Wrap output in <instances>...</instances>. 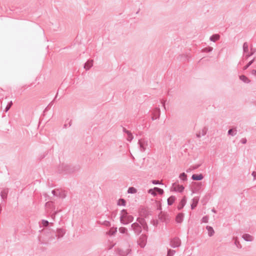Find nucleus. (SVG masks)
<instances>
[{
  "mask_svg": "<svg viewBox=\"0 0 256 256\" xmlns=\"http://www.w3.org/2000/svg\"><path fill=\"white\" fill-rule=\"evenodd\" d=\"M80 170L78 164L72 165L67 164H61L58 168V170L60 174H70L76 172Z\"/></svg>",
  "mask_w": 256,
  "mask_h": 256,
  "instance_id": "obj_1",
  "label": "nucleus"
},
{
  "mask_svg": "<svg viewBox=\"0 0 256 256\" xmlns=\"http://www.w3.org/2000/svg\"><path fill=\"white\" fill-rule=\"evenodd\" d=\"M43 232L45 234V236L42 238H44L43 241L42 243L47 244L48 242H54L56 238H57L56 232L54 230H50L49 229L46 228L42 230ZM42 238L40 236V239Z\"/></svg>",
  "mask_w": 256,
  "mask_h": 256,
  "instance_id": "obj_2",
  "label": "nucleus"
},
{
  "mask_svg": "<svg viewBox=\"0 0 256 256\" xmlns=\"http://www.w3.org/2000/svg\"><path fill=\"white\" fill-rule=\"evenodd\" d=\"M134 216L130 215L124 209L121 210L120 222L123 224L126 225L132 222L134 220Z\"/></svg>",
  "mask_w": 256,
  "mask_h": 256,
  "instance_id": "obj_3",
  "label": "nucleus"
},
{
  "mask_svg": "<svg viewBox=\"0 0 256 256\" xmlns=\"http://www.w3.org/2000/svg\"><path fill=\"white\" fill-rule=\"evenodd\" d=\"M131 230H132L136 235H139L142 232V225L137 222L131 224Z\"/></svg>",
  "mask_w": 256,
  "mask_h": 256,
  "instance_id": "obj_4",
  "label": "nucleus"
},
{
  "mask_svg": "<svg viewBox=\"0 0 256 256\" xmlns=\"http://www.w3.org/2000/svg\"><path fill=\"white\" fill-rule=\"evenodd\" d=\"M147 236L145 234H142L138 240V244L142 248H144L147 242Z\"/></svg>",
  "mask_w": 256,
  "mask_h": 256,
  "instance_id": "obj_5",
  "label": "nucleus"
},
{
  "mask_svg": "<svg viewBox=\"0 0 256 256\" xmlns=\"http://www.w3.org/2000/svg\"><path fill=\"white\" fill-rule=\"evenodd\" d=\"M45 207L47 213L51 214L54 211H55V206H54V204L52 202L49 201L46 203Z\"/></svg>",
  "mask_w": 256,
  "mask_h": 256,
  "instance_id": "obj_6",
  "label": "nucleus"
},
{
  "mask_svg": "<svg viewBox=\"0 0 256 256\" xmlns=\"http://www.w3.org/2000/svg\"><path fill=\"white\" fill-rule=\"evenodd\" d=\"M181 244V241L178 238H174L170 241V246L173 248H176L180 246Z\"/></svg>",
  "mask_w": 256,
  "mask_h": 256,
  "instance_id": "obj_7",
  "label": "nucleus"
},
{
  "mask_svg": "<svg viewBox=\"0 0 256 256\" xmlns=\"http://www.w3.org/2000/svg\"><path fill=\"white\" fill-rule=\"evenodd\" d=\"M118 252L120 256H127L131 252L130 245L128 244V248L125 249L122 248H118Z\"/></svg>",
  "mask_w": 256,
  "mask_h": 256,
  "instance_id": "obj_8",
  "label": "nucleus"
},
{
  "mask_svg": "<svg viewBox=\"0 0 256 256\" xmlns=\"http://www.w3.org/2000/svg\"><path fill=\"white\" fill-rule=\"evenodd\" d=\"M136 221L139 222L140 225H142V229L143 228L144 230L148 232V227L146 220L144 218H138Z\"/></svg>",
  "mask_w": 256,
  "mask_h": 256,
  "instance_id": "obj_9",
  "label": "nucleus"
},
{
  "mask_svg": "<svg viewBox=\"0 0 256 256\" xmlns=\"http://www.w3.org/2000/svg\"><path fill=\"white\" fill-rule=\"evenodd\" d=\"M138 144L140 146V151L144 152L148 146V140L145 139H140L138 140Z\"/></svg>",
  "mask_w": 256,
  "mask_h": 256,
  "instance_id": "obj_10",
  "label": "nucleus"
},
{
  "mask_svg": "<svg viewBox=\"0 0 256 256\" xmlns=\"http://www.w3.org/2000/svg\"><path fill=\"white\" fill-rule=\"evenodd\" d=\"M153 116L152 117V120H154L157 118H159L160 114V110L159 108H156L152 112Z\"/></svg>",
  "mask_w": 256,
  "mask_h": 256,
  "instance_id": "obj_11",
  "label": "nucleus"
},
{
  "mask_svg": "<svg viewBox=\"0 0 256 256\" xmlns=\"http://www.w3.org/2000/svg\"><path fill=\"white\" fill-rule=\"evenodd\" d=\"M57 234V238L59 239L64 236L65 234L66 230L64 228H58L56 230V232Z\"/></svg>",
  "mask_w": 256,
  "mask_h": 256,
  "instance_id": "obj_12",
  "label": "nucleus"
},
{
  "mask_svg": "<svg viewBox=\"0 0 256 256\" xmlns=\"http://www.w3.org/2000/svg\"><path fill=\"white\" fill-rule=\"evenodd\" d=\"M173 186H174V190L175 192H182L184 190V186L182 185L176 184H174Z\"/></svg>",
  "mask_w": 256,
  "mask_h": 256,
  "instance_id": "obj_13",
  "label": "nucleus"
},
{
  "mask_svg": "<svg viewBox=\"0 0 256 256\" xmlns=\"http://www.w3.org/2000/svg\"><path fill=\"white\" fill-rule=\"evenodd\" d=\"M93 66V60H88L84 64V68L87 70H88Z\"/></svg>",
  "mask_w": 256,
  "mask_h": 256,
  "instance_id": "obj_14",
  "label": "nucleus"
},
{
  "mask_svg": "<svg viewBox=\"0 0 256 256\" xmlns=\"http://www.w3.org/2000/svg\"><path fill=\"white\" fill-rule=\"evenodd\" d=\"M186 196H184L180 200L178 206V209L180 210L186 204Z\"/></svg>",
  "mask_w": 256,
  "mask_h": 256,
  "instance_id": "obj_15",
  "label": "nucleus"
},
{
  "mask_svg": "<svg viewBox=\"0 0 256 256\" xmlns=\"http://www.w3.org/2000/svg\"><path fill=\"white\" fill-rule=\"evenodd\" d=\"M204 178V176L202 174H194L192 176V179L194 180H200Z\"/></svg>",
  "mask_w": 256,
  "mask_h": 256,
  "instance_id": "obj_16",
  "label": "nucleus"
},
{
  "mask_svg": "<svg viewBox=\"0 0 256 256\" xmlns=\"http://www.w3.org/2000/svg\"><path fill=\"white\" fill-rule=\"evenodd\" d=\"M242 238L246 242H252L254 240L252 236L248 234H243Z\"/></svg>",
  "mask_w": 256,
  "mask_h": 256,
  "instance_id": "obj_17",
  "label": "nucleus"
},
{
  "mask_svg": "<svg viewBox=\"0 0 256 256\" xmlns=\"http://www.w3.org/2000/svg\"><path fill=\"white\" fill-rule=\"evenodd\" d=\"M184 214L182 213H179L177 214L176 220L178 223H181L184 218Z\"/></svg>",
  "mask_w": 256,
  "mask_h": 256,
  "instance_id": "obj_18",
  "label": "nucleus"
},
{
  "mask_svg": "<svg viewBox=\"0 0 256 256\" xmlns=\"http://www.w3.org/2000/svg\"><path fill=\"white\" fill-rule=\"evenodd\" d=\"M8 192V188H6L2 190L0 192V196L2 200L6 198Z\"/></svg>",
  "mask_w": 256,
  "mask_h": 256,
  "instance_id": "obj_19",
  "label": "nucleus"
},
{
  "mask_svg": "<svg viewBox=\"0 0 256 256\" xmlns=\"http://www.w3.org/2000/svg\"><path fill=\"white\" fill-rule=\"evenodd\" d=\"M206 229L207 230L208 232V236H212L214 233V231L212 227L211 226H206Z\"/></svg>",
  "mask_w": 256,
  "mask_h": 256,
  "instance_id": "obj_20",
  "label": "nucleus"
},
{
  "mask_svg": "<svg viewBox=\"0 0 256 256\" xmlns=\"http://www.w3.org/2000/svg\"><path fill=\"white\" fill-rule=\"evenodd\" d=\"M198 202V198H194L192 199V203L191 204V208L192 210L194 209L197 206Z\"/></svg>",
  "mask_w": 256,
  "mask_h": 256,
  "instance_id": "obj_21",
  "label": "nucleus"
},
{
  "mask_svg": "<svg viewBox=\"0 0 256 256\" xmlns=\"http://www.w3.org/2000/svg\"><path fill=\"white\" fill-rule=\"evenodd\" d=\"M159 218L163 222H167L168 220V216L166 214H162L161 215H159Z\"/></svg>",
  "mask_w": 256,
  "mask_h": 256,
  "instance_id": "obj_22",
  "label": "nucleus"
},
{
  "mask_svg": "<svg viewBox=\"0 0 256 256\" xmlns=\"http://www.w3.org/2000/svg\"><path fill=\"white\" fill-rule=\"evenodd\" d=\"M220 38V36L218 34H213L212 35L210 38V40L213 42H216V40H218Z\"/></svg>",
  "mask_w": 256,
  "mask_h": 256,
  "instance_id": "obj_23",
  "label": "nucleus"
},
{
  "mask_svg": "<svg viewBox=\"0 0 256 256\" xmlns=\"http://www.w3.org/2000/svg\"><path fill=\"white\" fill-rule=\"evenodd\" d=\"M176 200V197L174 196H170L168 198V206L172 205Z\"/></svg>",
  "mask_w": 256,
  "mask_h": 256,
  "instance_id": "obj_24",
  "label": "nucleus"
},
{
  "mask_svg": "<svg viewBox=\"0 0 256 256\" xmlns=\"http://www.w3.org/2000/svg\"><path fill=\"white\" fill-rule=\"evenodd\" d=\"M119 232L122 234H126L128 236H130V234L128 232V229L124 227H120L119 228Z\"/></svg>",
  "mask_w": 256,
  "mask_h": 256,
  "instance_id": "obj_25",
  "label": "nucleus"
},
{
  "mask_svg": "<svg viewBox=\"0 0 256 256\" xmlns=\"http://www.w3.org/2000/svg\"><path fill=\"white\" fill-rule=\"evenodd\" d=\"M240 79L245 83L248 84L250 82L249 79L244 75L240 76Z\"/></svg>",
  "mask_w": 256,
  "mask_h": 256,
  "instance_id": "obj_26",
  "label": "nucleus"
},
{
  "mask_svg": "<svg viewBox=\"0 0 256 256\" xmlns=\"http://www.w3.org/2000/svg\"><path fill=\"white\" fill-rule=\"evenodd\" d=\"M244 53L246 54L248 51V42H245L243 44L242 46Z\"/></svg>",
  "mask_w": 256,
  "mask_h": 256,
  "instance_id": "obj_27",
  "label": "nucleus"
},
{
  "mask_svg": "<svg viewBox=\"0 0 256 256\" xmlns=\"http://www.w3.org/2000/svg\"><path fill=\"white\" fill-rule=\"evenodd\" d=\"M236 133H237L236 130V129L234 130L233 128L230 129L228 132V134L232 136H234L235 135H236Z\"/></svg>",
  "mask_w": 256,
  "mask_h": 256,
  "instance_id": "obj_28",
  "label": "nucleus"
},
{
  "mask_svg": "<svg viewBox=\"0 0 256 256\" xmlns=\"http://www.w3.org/2000/svg\"><path fill=\"white\" fill-rule=\"evenodd\" d=\"M126 204V201L124 198H120L118 200L117 204L118 206H125Z\"/></svg>",
  "mask_w": 256,
  "mask_h": 256,
  "instance_id": "obj_29",
  "label": "nucleus"
},
{
  "mask_svg": "<svg viewBox=\"0 0 256 256\" xmlns=\"http://www.w3.org/2000/svg\"><path fill=\"white\" fill-rule=\"evenodd\" d=\"M255 60V58H254L252 60L250 61L246 65L244 66L243 68V70H246L250 65L252 64L254 62Z\"/></svg>",
  "mask_w": 256,
  "mask_h": 256,
  "instance_id": "obj_30",
  "label": "nucleus"
},
{
  "mask_svg": "<svg viewBox=\"0 0 256 256\" xmlns=\"http://www.w3.org/2000/svg\"><path fill=\"white\" fill-rule=\"evenodd\" d=\"M117 232V228H112L110 229L108 232V234L112 236Z\"/></svg>",
  "mask_w": 256,
  "mask_h": 256,
  "instance_id": "obj_31",
  "label": "nucleus"
},
{
  "mask_svg": "<svg viewBox=\"0 0 256 256\" xmlns=\"http://www.w3.org/2000/svg\"><path fill=\"white\" fill-rule=\"evenodd\" d=\"M136 192V189L134 187H130L128 190V194H135Z\"/></svg>",
  "mask_w": 256,
  "mask_h": 256,
  "instance_id": "obj_32",
  "label": "nucleus"
},
{
  "mask_svg": "<svg viewBox=\"0 0 256 256\" xmlns=\"http://www.w3.org/2000/svg\"><path fill=\"white\" fill-rule=\"evenodd\" d=\"M154 190H155V191L156 193H158L159 194H162L164 192V190L162 188H160L158 187H154Z\"/></svg>",
  "mask_w": 256,
  "mask_h": 256,
  "instance_id": "obj_33",
  "label": "nucleus"
},
{
  "mask_svg": "<svg viewBox=\"0 0 256 256\" xmlns=\"http://www.w3.org/2000/svg\"><path fill=\"white\" fill-rule=\"evenodd\" d=\"M134 138L133 136L132 132L130 131L128 134H127V138L126 140L130 142L132 139Z\"/></svg>",
  "mask_w": 256,
  "mask_h": 256,
  "instance_id": "obj_34",
  "label": "nucleus"
},
{
  "mask_svg": "<svg viewBox=\"0 0 256 256\" xmlns=\"http://www.w3.org/2000/svg\"><path fill=\"white\" fill-rule=\"evenodd\" d=\"M208 128L206 127L204 128L200 131L199 132L200 133L202 136H204L207 132Z\"/></svg>",
  "mask_w": 256,
  "mask_h": 256,
  "instance_id": "obj_35",
  "label": "nucleus"
},
{
  "mask_svg": "<svg viewBox=\"0 0 256 256\" xmlns=\"http://www.w3.org/2000/svg\"><path fill=\"white\" fill-rule=\"evenodd\" d=\"M179 177L183 181L186 180H187V176L184 172L182 173L180 175Z\"/></svg>",
  "mask_w": 256,
  "mask_h": 256,
  "instance_id": "obj_36",
  "label": "nucleus"
},
{
  "mask_svg": "<svg viewBox=\"0 0 256 256\" xmlns=\"http://www.w3.org/2000/svg\"><path fill=\"white\" fill-rule=\"evenodd\" d=\"M12 101H10V102L7 106H6V108H5V110H4V112H7L10 109V108H11L12 106Z\"/></svg>",
  "mask_w": 256,
  "mask_h": 256,
  "instance_id": "obj_37",
  "label": "nucleus"
},
{
  "mask_svg": "<svg viewBox=\"0 0 256 256\" xmlns=\"http://www.w3.org/2000/svg\"><path fill=\"white\" fill-rule=\"evenodd\" d=\"M175 253L176 251L174 250L170 249L168 250V254L166 256H173Z\"/></svg>",
  "mask_w": 256,
  "mask_h": 256,
  "instance_id": "obj_38",
  "label": "nucleus"
},
{
  "mask_svg": "<svg viewBox=\"0 0 256 256\" xmlns=\"http://www.w3.org/2000/svg\"><path fill=\"white\" fill-rule=\"evenodd\" d=\"M255 52V50L253 48H251V52L250 54H246V58L248 59L249 57L252 56Z\"/></svg>",
  "mask_w": 256,
  "mask_h": 256,
  "instance_id": "obj_39",
  "label": "nucleus"
},
{
  "mask_svg": "<svg viewBox=\"0 0 256 256\" xmlns=\"http://www.w3.org/2000/svg\"><path fill=\"white\" fill-rule=\"evenodd\" d=\"M148 193L151 194L153 196H156V193L155 191V190L154 188H150L148 190Z\"/></svg>",
  "mask_w": 256,
  "mask_h": 256,
  "instance_id": "obj_40",
  "label": "nucleus"
},
{
  "mask_svg": "<svg viewBox=\"0 0 256 256\" xmlns=\"http://www.w3.org/2000/svg\"><path fill=\"white\" fill-rule=\"evenodd\" d=\"M213 50V48L210 46H208L207 48H206L203 49V52H211Z\"/></svg>",
  "mask_w": 256,
  "mask_h": 256,
  "instance_id": "obj_41",
  "label": "nucleus"
},
{
  "mask_svg": "<svg viewBox=\"0 0 256 256\" xmlns=\"http://www.w3.org/2000/svg\"><path fill=\"white\" fill-rule=\"evenodd\" d=\"M234 244L238 248H242V246L240 242L237 240H236L234 241Z\"/></svg>",
  "mask_w": 256,
  "mask_h": 256,
  "instance_id": "obj_42",
  "label": "nucleus"
},
{
  "mask_svg": "<svg viewBox=\"0 0 256 256\" xmlns=\"http://www.w3.org/2000/svg\"><path fill=\"white\" fill-rule=\"evenodd\" d=\"M58 213V210H55L52 212L51 214H50V216L52 219L55 218L56 215Z\"/></svg>",
  "mask_w": 256,
  "mask_h": 256,
  "instance_id": "obj_43",
  "label": "nucleus"
},
{
  "mask_svg": "<svg viewBox=\"0 0 256 256\" xmlns=\"http://www.w3.org/2000/svg\"><path fill=\"white\" fill-rule=\"evenodd\" d=\"M42 224L44 226H48L49 224V222L46 220H42Z\"/></svg>",
  "mask_w": 256,
  "mask_h": 256,
  "instance_id": "obj_44",
  "label": "nucleus"
},
{
  "mask_svg": "<svg viewBox=\"0 0 256 256\" xmlns=\"http://www.w3.org/2000/svg\"><path fill=\"white\" fill-rule=\"evenodd\" d=\"M152 182L154 184H162V183L160 182L159 180H152Z\"/></svg>",
  "mask_w": 256,
  "mask_h": 256,
  "instance_id": "obj_45",
  "label": "nucleus"
},
{
  "mask_svg": "<svg viewBox=\"0 0 256 256\" xmlns=\"http://www.w3.org/2000/svg\"><path fill=\"white\" fill-rule=\"evenodd\" d=\"M202 222H208V218L206 216H204L202 218Z\"/></svg>",
  "mask_w": 256,
  "mask_h": 256,
  "instance_id": "obj_46",
  "label": "nucleus"
},
{
  "mask_svg": "<svg viewBox=\"0 0 256 256\" xmlns=\"http://www.w3.org/2000/svg\"><path fill=\"white\" fill-rule=\"evenodd\" d=\"M240 142L242 144H246L247 142L246 138H242L240 140Z\"/></svg>",
  "mask_w": 256,
  "mask_h": 256,
  "instance_id": "obj_47",
  "label": "nucleus"
},
{
  "mask_svg": "<svg viewBox=\"0 0 256 256\" xmlns=\"http://www.w3.org/2000/svg\"><path fill=\"white\" fill-rule=\"evenodd\" d=\"M103 224L106 226H110V222L107 220L104 221Z\"/></svg>",
  "mask_w": 256,
  "mask_h": 256,
  "instance_id": "obj_48",
  "label": "nucleus"
},
{
  "mask_svg": "<svg viewBox=\"0 0 256 256\" xmlns=\"http://www.w3.org/2000/svg\"><path fill=\"white\" fill-rule=\"evenodd\" d=\"M252 175L254 176V180H256V172H253L252 174Z\"/></svg>",
  "mask_w": 256,
  "mask_h": 256,
  "instance_id": "obj_49",
  "label": "nucleus"
},
{
  "mask_svg": "<svg viewBox=\"0 0 256 256\" xmlns=\"http://www.w3.org/2000/svg\"><path fill=\"white\" fill-rule=\"evenodd\" d=\"M52 103H53V101H52L48 105V106L45 108L44 110V112H46V110H48V108L49 106H50L52 104Z\"/></svg>",
  "mask_w": 256,
  "mask_h": 256,
  "instance_id": "obj_50",
  "label": "nucleus"
},
{
  "mask_svg": "<svg viewBox=\"0 0 256 256\" xmlns=\"http://www.w3.org/2000/svg\"><path fill=\"white\" fill-rule=\"evenodd\" d=\"M123 132H125L126 134H128L129 132V130H127L126 128H122Z\"/></svg>",
  "mask_w": 256,
  "mask_h": 256,
  "instance_id": "obj_51",
  "label": "nucleus"
},
{
  "mask_svg": "<svg viewBox=\"0 0 256 256\" xmlns=\"http://www.w3.org/2000/svg\"><path fill=\"white\" fill-rule=\"evenodd\" d=\"M52 194H53L54 196H56L57 195L56 192V191L55 190H52Z\"/></svg>",
  "mask_w": 256,
  "mask_h": 256,
  "instance_id": "obj_52",
  "label": "nucleus"
},
{
  "mask_svg": "<svg viewBox=\"0 0 256 256\" xmlns=\"http://www.w3.org/2000/svg\"><path fill=\"white\" fill-rule=\"evenodd\" d=\"M196 136L198 138H200L202 136L200 135V133L199 132L196 134Z\"/></svg>",
  "mask_w": 256,
  "mask_h": 256,
  "instance_id": "obj_53",
  "label": "nucleus"
},
{
  "mask_svg": "<svg viewBox=\"0 0 256 256\" xmlns=\"http://www.w3.org/2000/svg\"><path fill=\"white\" fill-rule=\"evenodd\" d=\"M252 74L254 75H255L256 76V70H253L252 72Z\"/></svg>",
  "mask_w": 256,
  "mask_h": 256,
  "instance_id": "obj_54",
  "label": "nucleus"
},
{
  "mask_svg": "<svg viewBox=\"0 0 256 256\" xmlns=\"http://www.w3.org/2000/svg\"><path fill=\"white\" fill-rule=\"evenodd\" d=\"M162 106L166 110V107H165V101H162Z\"/></svg>",
  "mask_w": 256,
  "mask_h": 256,
  "instance_id": "obj_55",
  "label": "nucleus"
},
{
  "mask_svg": "<svg viewBox=\"0 0 256 256\" xmlns=\"http://www.w3.org/2000/svg\"><path fill=\"white\" fill-rule=\"evenodd\" d=\"M199 166H200V165H199V164H198V165H197V166H196L194 168V169L198 168Z\"/></svg>",
  "mask_w": 256,
  "mask_h": 256,
  "instance_id": "obj_56",
  "label": "nucleus"
},
{
  "mask_svg": "<svg viewBox=\"0 0 256 256\" xmlns=\"http://www.w3.org/2000/svg\"><path fill=\"white\" fill-rule=\"evenodd\" d=\"M212 212H214V213H216V210L214 208L212 210Z\"/></svg>",
  "mask_w": 256,
  "mask_h": 256,
  "instance_id": "obj_57",
  "label": "nucleus"
},
{
  "mask_svg": "<svg viewBox=\"0 0 256 256\" xmlns=\"http://www.w3.org/2000/svg\"><path fill=\"white\" fill-rule=\"evenodd\" d=\"M71 122H72V121L70 120V123H69V124H70V126H71Z\"/></svg>",
  "mask_w": 256,
  "mask_h": 256,
  "instance_id": "obj_58",
  "label": "nucleus"
},
{
  "mask_svg": "<svg viewBox=\"0 0 256 256\" xmlns=\"http://www.w3.org/2000/svg\"><path fill=\"white\" fill-rule=\"evenodd\" d=\"M57 95H58V94H56V97H55V98H54V100L56 98V97H57Z\"/></svg>",
  "mask_w": 256,
  "mask_h": 256,
  "instance_id": "obj_59",
  "label": "nucleus"
},
{
  "mask_svg": "<svg viewBox=\"0 0 256 256\" xmlns=\"http://www.w3.org/2000/svg\"><path fill=\"white\" fill-rule=\"evenodd\" d=\"M64 128H66V124L64 125Z\"/></svg>",
  "mask_w": 256,
  "mask_h": 256,
  "instance_id": "obj_60",
  "label": "nucleus"
},
{
  "mask_svg": "<svg viewBox=\"0 0 256 256\" xmlns=\"http://www.w3.org/2000/svg\"><path fill=\"white\" fill-rule=\"evenodd\" d=\"M241 64V62H239V64Z\"/></svg>",
  "mask_w": 256,
  "mask_h": 256,
  "instance_id": "obj_61",
  "label": "nucleus"
}]
</instances>
